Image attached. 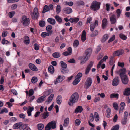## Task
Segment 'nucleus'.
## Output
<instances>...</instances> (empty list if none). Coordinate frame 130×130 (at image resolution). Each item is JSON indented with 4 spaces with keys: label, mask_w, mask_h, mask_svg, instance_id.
<instances>
[{
    "label": "nucleus",
    "mask_w": 130,
    "mask_h": 130,
    "mask_svg": "<svg viewBox=\"0 0 130 130\" xmlns=\"http://www.w3.org/2000/svg\"><path fill=\"white\" fill-rule=\"evenodd\" d=\"M119 128V126L117 125L113 126L111 130H118Z\"/></svg>",
    "instance_id": "nucleus-60"
},
{
    "label": "nucleus",
    "mask_w": 130,
    "mask_h": 130,
    "mask_svg": "<svg viewBox=\"0 0 130 130\" xmlns=\"http://www.w3.org/2000/svg\"><path fill=\"white\" fill-rule=\"evenodd\" d=\"M115 36L114 35H113L112 37H111L109 40L108 42V43H110L112 41H113L115 39Z\"/></svg>",
    "instance_id": "nucleus-62"
},
{
    "label": "nucleus",
    "mask_w": 130,
    "mask_h": 130,
    "mask_svg": "<svg viewBox=\"0 0 130 130\" xmlns=\"http://www.w3.org/2000/svg\"><path fill=\"white\" fill-rule=\"evenodd\" d=\"M109 37L108 35L107 34H105L103 36L102 41V42H104Z\"/></svg>",
    "instance_id": "nucleus-40"
},
{
    "label": "nucleus",
    "mask_w": 130,
    "mask_h": 130,
    "mask_svg": "<svg viewBox=\"0 0 130 130\" xmlns=\"http://www.w3.org/2000/svg\"><path fill=\"white\" fill-rule=\"evenodd\" d=\"M111 112V110L109 108H108L106 109V117L108 118L110 117Z\"/></svg>",
    "instance_id": "nucleus-37"
},
{
    "label": "nucleus",
    "mask_w": 130,
    "mask_h": 130,
    "mask_svg": "<svg viewBox=\"0 0 130 130\" xmlns=\"http://www.w3.org/2000/svg\"><path fill=\"white\" fill-rule=\"evenodd\" d=\"M84 4V2L81 1H79L76 2V4L77 5H83Z\"/></svg>",
    "instance_id": "nucleus-59"
},
{
    "label": "nucleus",
    "mask_w": 130,
    "mask_h": 130,
    "mask_svg": "<svg viewBox=\"0 0 130 130\" xmlns=\"http://www.w3.org/2000/svg\"><path fill=\"white\" fill-rule=\"evenodd\" d=\"M56 21L58 22L59 24H60L62 22V20L61 18L58 15L55 16V17Z\"/></svg>",
    "instance_id": "nucleus-35"
},
{
    "label": "nucleus",
    "mask_w": 130,
    "mask_h": 130,
    "mask_svg": "<svg viewBox=\"0 0 130 130\" xmlns=\"http://www.w3.org/2000/svg\"><path fill=\"white\" fill-rule=\"evenodd\" d=\"M124 53V51L122 50H120L115 51L113 53V55L114 56H117L122 55Z\"/></svg>",
    "instance_id": "nucleus-13"
},
{
    "label": "nucleus",
    "mask_w": 130,
    "mask_h": 130,
    "mask_svg": "<svg viewBox=\"0 0 130 130\" xmlns=\"http://www.w3.org/2000/svg\"><path fill=\"white\" fill-rule=\"evenodd\" d=\"M119 80L118 77L115 78L112 82V85L113 86H115L118 85L119 84Z\"/></svg>",
    "instance_id": "nucleus-12"
},
{
    "label": "nucleus",
    "mask_w": 130,
    "mask_h": 130,
    "mask_svg": "<svg viewBox=\"0 0 130 130\" xmlns=\"http://www.w3.org/2000/svg\"><path fill=\"white\" fill-rule=\"evenodd\" d=\"M92 83L91 78L89 77L87 78L85 83V87L86 89H88L91 85Z\"/></svg>",
    "instance_id": "nucleus-4"
},
{
    "label": "nucleus",
    "mask_w": 130,
    "mask_h": 130,
    "mask_svg": "<svg viewBox=\"0 0 130 130\" xmlns=\"http://www.w3.org/2000/svg\"><path fill=\"white\" fill-rule=\"evenodd\" d=\"M54 96V95L53 94H51L48 98L46 102H48V103H50L52 101L53 99Z\"/></svg>",
    "instance_id": "nucleus-38"
},
{
    "label": "nucleus",
    "mask_w": 130,
    "mask_h": 130,
    "mask_svg": "<svg viewBox=\"0 0 130 130\" xmlns=\"http://www.w3.org/2000/svg\"><path fill=\"white\" fill-rule=\"evenodd\" d=\"M65 3L66 4L70 6H72L73 4V2L72 1L68 2H65Z\"/></svg>",
    "instance_id": "nucleus-64"
},
{
    "label": "nucleus",
    "mask_w": 130,
    "mask_h": 130,
    "mask_svg": "<svg viewBox=\"0 0 130 130\" xmlns=\"http://www.w3.org/2000/svg\"><path fill=\"white\" fill-rule=\"evenodd\" d=\"M118 94H112L110 95V97L111 98H118Z\"/></svg>",
    "instance_id": "nucleus-52"
},
{
    "label": "nucleus",
    "mask_w": 130,
    "mask_h": 130,
    "mask_svg": "<svg viewBox=\"0 0 130 130\" xmlns=\"http://www.w3.org/2000/svg\"><path fill=\"white\" fill-rule=\"evenodd\" d=\"M79 20V19L78 18H70L69 19V21L72 23H76Z\"/></svg>",
    "instance_id": "nucleus-23"
},
{
    "label": "nucleus",
    "mask_w": 130,
    "mask_h": 130,
    "mask_svg": "<svg viewBox=\"0 0 130 130\" xmlns=\"http://www.w3.org/2000/svg\"><path fill=\"white\" fill-rule=\"evenodd\" d=\"M113 106L115 110H118V104L117 103H113Z\"/></svg>",
    "instance_id": "nucleus-56"
},
{
    "label": "nucleus",
    "mask_w": 130,
    "mask_h": 130,
    "mask_svg": "<svg viewBox=\"0 0 130 130\" xmlns=\"http://www.w3.org/2000/svg\"><path fill=\"white\" fill-rule=\"evenodd\" d=\"M19 129L21 130H24L28 126L27 124H24L21 122H20Z\"/></svg>",
    "instance_id": "nucleus-19"
},
{
    "label": "nucleus",
    "mask_w": 130,
    "mask_h": 130,
    "mask_svg": "<svg viewBox=\"0 0 130 130\" xmlns=\"http://www.w3.org/2000/svg\"><path fill=\"white\" fill-rule=\"evenodd\" d=\"M48 71L49 72L52 74L54 71V69L53 66L52 65L49 66L48 68Z\"/></svg>",
    "instance_id": "nucleus-32"
},
{
    "label": "nucleus",
    "mask_w": 130,
    "mask_h": 130,
    "mask_svg": "<svg viewBox=\"0 0 130 130\" xmlns=\"http://www.w3.org/2000/svg\"><path fill=\"white\" fill-rule=\"evenodd\" d=\"M69 119L68 117H67L65 119L63 124L64 127H66L68 125L69 123Z\"/></svg>",
    "instance_id": "nucleus-27"
},
{
    "label": "nucleus",
    "mask_w": 130,
    "mask_h": 130,
    "mask_svg": "<svg viewBox=\"0 0 130 130\" xmlns=\"http://www.w3.org/2000/svg\"><path fill=\"white\" fill-rule=\"evenodd\" d=\"M110 20L112 24L115 23L116 22V17L114 14L112 15L110 17Z\"/></svg>",
    "instance_id": "nucleus-20"
},
{
    "label": "nucleus",
    "mask_w": 130,
    "mask_h": 130,
    "mask_svg": "<svg viewBox=\"0 0 130 130\" xmlns=\"http://www.w3.org/2000/svg\"><path fill=\"white\" fill-rule=\"evenodd\" d=\"M50 11L49 7L47 5H45L42 11V13H44L48 11Z\"/></svg>",
    "instance_id": "nucleus-36"
},
{
    "label": "nucleus",
    "mask_w": 130,
    "mask_h": 130,
    "mask_svg": "<svg viewBox=\"0 0 130 130\" xmlns=\"http://www.w3.org/2000/svg\"><path fill=\"white\" fill-rule=\"evenodd\" d=\"M57 103L58 104H60L62 102V97L60 95H58L56 98Z\"/></svg>",
    "instance_id": "nucleus-30"
},
{
    "label": "nucleus",
    "mask_w": 130,
    "mask_h": 130,
    "mask_svg": "<svg viewBox=\"0 0 130 130\" xmlns=\"http://www.w3.org/2000/svg\"><path fill=\"white\" fill-rule=\"evenodd\" d=\"M122 11V9H118L116 10V13L117 14V18H119Z\"/></svg>",
    "instance_id": "nucleus-33"
},
{
    "label": "nucleus",
    "mask_w": 130,
    "mask_h": 130,
    "mask_svg": "<svg viewBox=\"0 0 130 130\" xmlns=\"http://www.w3.org/2000/svg\"><path fill=\"white\" fill-rule=\"evenodd\" d=\"M124 95H125L128 96L130 95V88H126L124 92Z\"/></svg>",
    "instance_id": "nucleus-26"
},
{
    "label": "nucleus",
    "mask_w": 130,
    "mask_h": 130,
    "mask_svg": "<svg viewBox=\"0 0 130 130\" xmlns=\"http://www.w3.org/2000/svg\"><path fill=\"white\" fill-rule=\"evenodd\" d=\"M47 21L48 23L52 25H54L56 23V21L53 18H49L47 19Z\"/></svg>",
    "instance_id": "nucleus-25"
},
{
    "label": "nucleus",
    "mask_w": 130,
    "mask_h": 130,
    "mask_svg": "<svg viewBox=\"0 0 130 130\" xmlns=\"http://www.w3.org/2000/svg\"><path fill=\"white\" fill-rule=\"evenodd\" d=\"M122 83L124 84H127L129 81V80L127 75L120 77Z\"/></svg>",
    "instance_id": "nucleus-11"
},
{
    "label": "nucleus",
    "mask_w": 130,
    "mask_h": 130,
    "mask_svg": "<svg viewBox=\"0 0 130 130\" xmlns=\"http://www.w3.org/2000/svg\"><path fill=\"white\" fill-rule=\"evenodd\" d=\"M63 11L65 13L69 14L71 13L72 10L71 8L69 7H66L63 9Z\"/></svg>",
    "instance_id": "nucleus-16"
},
{
    "label": "nucleus",
    "mask_w": 130,
    "mask_h": 130,
    "mask_svg": "<svg viewBox=\"0 0 130 130\" xmlns=\"http://www.w3.org/2000/svg\"><path fill=\"white\" fill-rule=\"evenodd\" d=\"M100 3L96 1L93 2L91 6V8L94 11L98 10L100 7Z\"/></svg>",
    "instance_id": "nucleus-2"
},
{
    "label": "nucleus",
    "mask_w": 130,
    "mask_h": 130,
    "mask_svg": "<svg viewBox=\"0 0 130 130\" xmlns=\"http://www.w3.org/2000/svg\"><path fill=\"white\" fill-rule=\"evenodd\" d=\"M34 48L36 50H37L39 48V46L37 44L35 43L34 45Z\"/></svg>",
    "instance_id": "nucleus-53"
},
{
    "label": "nucleus",
    "mask_w": 130,
    "mask_h": 130,
    "mask_svg": "<svg viewBox=\"0 0 130 130\" xmlns=\"http://www.w3.org/2000/svg\"><path fill=\"white\" fill-rule=\"evenodd\" d=\"M24 42L26 44H28L30 42V40L29 37L27 36H25L24 37Z\"/></svg>",
    "instance_id": "nucleus-34"
},
{
    "label": "nucleus",
    "mask_w": 130,
    "mask_h": 130,
    "mask_svg": "<svg viewBox=\"0 0 130 130\" xmlns=\"http://www.w3.org/2000/svg\"><path fill=\"white\" fill-rule=\"evenodd\" d=\"M46 96L43 95L38 98L36 100L37 102L38 103H42L46 99Z\"/></svg>",
    "instance_id": "nucleus-14"
},
{
    "label": "nucleus",
    "mask_w": 130,
    "mask_h": 130,
    "mask_svg": "<svg viewBox=\"0 0 130 130\" xmlns=\"http://www.w3.org/2000/svg\"><path fill=\"white\" fill-rule=\"evenodd\" d=\"M29 68L32 70L37 71H38V69L36 66L33 64L30 63L29 64Z\"/></svg>",
    "instance_id": "nucleus-18"
},
{
    "label": "nucleus",
    "mask_w": 130,
    "mask_h": 130,
    "mask_svg": "<svg viewBox=\"0 0 130 130\" xmlns=\"http://www.w3.org/2000/svg\"><path fill=\"white\" fill-rule=\"evenodd\" d=\"M126 72V70L125 68H123L119 70L118 72V73L119 74L120 77L127 75L125 74Z\"/></svg>",
    "instance_id": "nucleus-9"
},
{
    "label": "nucleus",
    "mask_w": 130,
    "mask_h": 130,
    "mask_svg": "<svg viewBox=\"0 0 130 130\" xmlns=\"http://www.w3.org/2000/svg\"><path fill=\"white\" fill-rule=\"evenodd\" d=\"M95 119V121L97 122L99 121V116L96 112H95L94 113Z\"/></svg>",
    "instance_id": "nucleus-48"
},
{
    "label": "nucleus",
    "mask_w": 130,
    "mask_h": 130,
    "mask_svg": "<svg viewBox=\"0 0 130 130\" xmlns=\"http://www.w3.org/2000/svg\"><path fill=\"white\" fill-rule=\"evenodd\" d=\"M86 39V33L85 30H83L81 35V40L83 42Z\"/></svg>",
    "instance_id": "nucleus-22"
},
{
    "label": "nucleus",
    "mask_w": 130,
    "mask_h": 130,
    "mask_svg": "<svg viewBox=\"0 0 130 130\" xmlns=\"http://www.w3.org/2000/svg\"><path fill=\"white\" fill-rule=\"evenodd\" d=\"M33 15L34 18L35 19L37 18L39 16V13L38 8L35 7L34 9Z\"/></svg>",
    "instance_id": "nucleus-15"
},
{
    "label": "nucleus",
    "mask_w": 130,
    "mask_h": 130,
    "mask_svg": "<svg viewBox=\"0 0 130 130\" xmlns=\"http://www.w3.org/2000/svg\"><path fill=\"white\" fill-rule=\"evenodd\" d=\"M80 78H75V79L72 82L73 84L74 85H77L80 81Z\"/></svg>",
    "instance_id": "nucleus-31"
},
{
    "label": "nucleus",
    "mask_w": 130,
    "mask_h": 130,
    "mask_svg": "<svg viewBox=\"0 0 130 130\" xmlns=\"http://www.w3.org/2000/svg\"><path fill=\"white\" fill-rule=\"evenodd\" d=\"M83 109L81 106H78L75 110L74 112L76 113H81Z\"/></svg>",
    "instance_id": "nucleus-21"
},
{
    "label": "nucleus",
    "mask_w": 130,
    "mask_h": 130,
    "mask_svg": "<svg viewBox=\"0 0 130 130\" xmlns=\"http://www.w3.org/2000/svg\"><path fill=\"white\" fill-rule=\"evenodd\" d=\"M93 62H91L87 65L85 70V74L87 75L89 73L93 65Z\"/></svg>",
    "instance_id": "nucleus-7"
},
{
    "label": "nucleus",
    "mask_w": 130,
    "mask_h": 130,
    "mask_svg": "<svg viewBox=\"0 0 130 130\" xmlns=\"http://www.w3.org/2000/svg\"><path fill=\"white\" fill-rule=\"evenodd\" d=\"M61 8L60 5H58L57 6L56 8V12L57 14L59 13L61 11Z\"/></svg>",
    "instance_id": "nucleus-45"
},
{
    "label": "nucleus",
    "mask_w": 130,
    "mask_h": 130,
    "mask_svg": "<svg viewBox=\"0 0 130 130\" xmlns=\"http://www.w3.org/2000/svg\"><path fill=\"white\" fill-rule=\"evenodd\" d=\"M125 103L123 102H122L120 105V109L119 110V113H121L123 112V110L124 108Z\"/></svg>",
    "instance_id": "nucleus-17"
},
{
    "label": "nucleus",
    "mask_w": 130,
    "mask_h": 130,
    "mask_svg": "<svg viewBox=\"0 0 130 130\" xmlns=\"http://www.w3.org/2000/svg\"><path fill=\"white\" fill-rule=\"evenodd\" d=\"M56 122L55 121H52L49 123L46 126L45 130H50L52 128L54 129L56 128Z\"/></svg>",
    "instance_id": "nucleus-3"
},
{
    "label": "nucleus",
    "mask_w": 130,
    "mask_h": 130,
    "mask_svg": "<svg viewBox=\"0 0 130 130\" xmlns=\"http://www.w3.org/2000/svg\"><path fill=\"white\" fill-rule=\"evenodd\" d=\"M94 120V116L92 113H91L89 116V119L88 121L93 122Z\"/></svg>",
    "instance_id": "nucleus-49"
},
{
    "label": "nucleus",
    "mask_w": 130,
    "mask_h": 130,
    "mask_svg": "<svg viewBox=\"0 0 130 130\" xmlns=\"http://www.w3.org/2000/svg\"><path fill=\"white\" fill-rule=\"evenodd\" d=\"M50 35V33L45 32H42L41 34V36L43 37H45L46 36H49Z\"/></svg>",
    "instance_id": "nucleus-47"
},
{
    "label": "nucleus",
    "mask_w": 130,
    "mask_h": 130,
    "mask_svg": "<svg viewBox=\"0 0 130 130\" xmlns=\"http://www.w3.org/2000/svg\"><path fill=\"white\" fill-rule=\"evenodd\" d=\"M60 63L61 64V66L63 68H67V64L63 61H61Z\"/></svg>",
    "instance_id": "nucleus-55"
},
{
    "label": "nucleus",
    "mask_w": 130,
    "mask_h": 130,
    "mask_svg": "<svg viewBox=\"0 0 130 130\" xmlns=\"http://www.w3.org/2000/svg\"><path fill=\"white\" fill-rule=\"evenodd\" d=\"M92 52L91 48H89L86 51V56L89 58Z\"/></svg>",
    "instance_id": "nucleus-28"
},
{
    "label": "nucleus",
    "mask_w": 130,
    "mask_h": 130,
    "mask_svg": "<svg viewBox=\"0 0 130 130\" xmlns=\"http://www.w3.org/2000/svg\"><path fill=\"white\" fill-rule=\"evenodd\" d=\"M8 34V32L7 31H4L2 34V36L3 37H5Z\"/></svg>",
    "instance_id": "nucleus-61"
},
{
    "label": "nucleus",
    "mask_w": 130,
    "mask_h": 130,
    "mask_svg": "<svg viewBox=\"0 0 130 130\" xmlns=\"http://www.w3.org/2000/svg\"><path fill=\"white\" fill-rule=\"evenodd\" d=\"M37 127L39 130H42L44 127V126L43 124L40 123L38 124Z\"/></svg>",
    "instance_id": "nucleus-43"
},
{
    "label": "nucleus",
    "mask_w": 130,
    "mask_h": 130,
    "mask_svg": "<svg viewBox=\"0 0 130 130\" xmlns=\"http://www.w3.org/2000/svg\"><path fill=\"white\" fill-rule=\"evenodd\" d=\"M120 37L124 40H126L127 38V37L123 34L121 33L119 34Z\"/></svg>",
    "instance_id": "nucleus-46"
},
{
    "label": "nucleus",
    "mask_w": 130,
    "mask_h": 130,
    "mask_svg": "<svg viewBox=\"0 0 130 130\" xmlns=\"http://www.w3.org/2000/svg\"><path fill=\"white\" fill-rule=\"evenodd\" d=\"M37 81V79L36 77H32V79H31V82L33 83H35Z\"/></svg>",
    "instance_id": "nucleus-57"
},
{
    "label": "nucleus",
    "mask_w": 130,
    "mask_h": 130,
    "mask_svg": "<svg viewBox=\"0 0 130 130\" xmlns=\"http://www.w3.org/2000/svg\"><path fill=\"white\" fill-rule=\"evenodd\" d=\"M15 12L14 11L9 12L8 13V15L10 18H12L14 15Z\"/></svg>",
    "instance_id": "nucleus-50"
},
{
    "label": "nucleus",
    "mask_w": 130,
    "mask_h": 130,
    "mask_svg": "<svg viewBox=\"0 0 130 130\" xmlns=\"http://www.w3.org/2000/svg\"><path fill=\"white\" fill-rule=\"evenodd\" d=\"M79 44V42L77 40H75L73 43V46L74 48L77 47Z\"/></svg>",
    "instance_id": "nucleus-42"
},
{
    "label": "nucleus",
    "mask_w": 130,
    "mask_h": 130,
    "mask_svg": "<svg viewBox=\"0 0 130 130\" xmlns=\"http://www.w3.org/2000/svg\"><path fill=\"white\" fill-rule=\"evenodd\" d=\"M60 56V55L59 53L56 52L52 54L53 56L55 58H58Z\"/></svg>",
    "instance_id": "nucleus-41"
},
{
    "label": "nucleus",
    "mask_w": 130,
    "mask_h": 130,
    "mask_svg": "<svg viewBox=\"0 0 130 130\" xmlns=\"http://www.w3.org/2000/svg\"><path fill=\"white\" fill-rule=\"evenodd\" d=\"M65 77L62 75H59L57 78L56 80H55L53 82H54L55 84L56 85L58 83L62 82L65 79Z\"/></svg>",
    "instance_id": "nucleus-8"
},
{
    "label": "nucleus",
    "mask_w": 130,
    "mask_h": 130,
    "mask_svg": "<svg viewBox=\"0 0 130 130\" xmlns=\"http://www.w3.org/2000/svg\"><path fill=\"white\" fill-rule=\"evenodd\" d=\"M34 109L33 107H31L29 106L28 107V109L27 110V113L28 114V116H30L31 115V113Z\"/></svg>",
    "instance_id": "nucleus-24"
},
{
    "label": "nucleus",
    "mask_w": 130,
    "mask_h": 130,
    "mask_svg": "<svg viewBox=\"0 0 130 130\" xmlns=\"http://www.w3.org/2000/svg\"><path fill=\"white\" fill-rule=\"evenodd\" d=\"M34 91L33 89L29 90V96L30 97L32 95L34 94Z\"/></svg>",
    "instance_id": "nucleus-63"
},
{
    "label": "nucleus",
    "mask_w": 130,
    "mask_h": 130,
    "mask_svg": "<svg viewBox=\"0 0 130 130\" xmlns=\"http://www.w3.org/2000/svg\"><path fill=\"white\" fill-rule=\"evenodd\" d=\"M98 25V21L97 20H96L95 22L93 24L91 23L90 26V30L93 31L94 30V28Z\"/></svg>",
    "instance_id": "nucleus-10"
},
{
    "label": "nucleus",
    "mask_w": 130,
    "mask_h": 130,
    "mask_svg": "<svg viewBox=\"0 0 130 130\" xmlns=\"http://www.w3.org/2000/svg\"><path fill=\"white\" fill-rule=\"evenodd\" d=\"M98 31L97 30H96L91 34V36L92 37L95 36L98 34Z\"/></svg>",
    "instance_id": "nucleus-58"
},
{
    "label": "nucleus",
    "mask_w": 130,
    "mask_h": 130,
    "mask_svg": "<svg viewBox=\"0 0 130 130\" xmlns=\"http://www.w3.org/2000/svg\"><path fill=\"white\" fill-rule=\"evenodd\" d=\"M39 25L41 27H43L45 25V23L44 21H41L39 22Z\"/></svg>",
    "instance_id": "nucleus-51"
},
{
    "label": "nucleus",
    "mask_w": 130,
    "mask_h": 130,
    "mask_svg": "<svg viewBox=\"0 0 130 130\" xmlns=\"http://www.w3.org/2000/svg\"><path fill=\"white\" fill-rule=\"evenodd\" d=\"M89 58V57L86 56H83L79 57L78 58V59L81 60L80 64L83 65L85 63Z\"/></svg>",
    "instance_id": "nucleus-6"
},
{
    "label": "nucleus",
    "mask_w": 130,
    "mask_h": 130,
    "mask_svg": "<svg viewBox=\"0 0 130 130\" xmlns=\"http://www.w3.org/2000/svg\"><path fill=\"white\" fill-rule=\"evenodd\" d=\"M20 123V122H19L14 124L13 126V128L15 129H19Z\"/></svg>",
    "instance_id": "nucleus-39"
},
{
    "label": "nucleus",
    "mask_w": 130,
    "mask_h": 130,
    "mask_svg": "<svg viewBox=\"0 0 130 130\" xmlns=\"http://www.w3.org/2000/svg\"><path fill=\"white\" fill-rule=\"evenodd\" d=\"M30 20L29 18L25 16H24L22 17L21 22L23 25L25 26H27L29 23Z\"/></svg>",
    "instance_id": "nucleus-5"
},
{
    "label": "nucleus",
    "mask_w": 130,
    "mask_h": 130,
    "mask_svg": "<svg viewBox=\"0 0 130 130\" xmlns=\"http://www.w3.org/2000/svg\"><path fill=\"white\" fill-rule=\"evenodd\" d=\"M49 115V113L47 111L44 112L43 115V119H45L47 118Z\"/></svg>",
    "instance_id": "nucleus-44"
},
{
    "label": "nucleus",
    "mask_w": 130,
    "mask_h": 130,
    "mask_svg": "<svg viewBox=\"0 0 130 130\" xmlns=\"http://www.w3.org/2000/svg\"><path fill=\"white\" fill-rule=\"evenodd\" d=\"M79 98L78 93L75 92L70 97L68 101V103L70 106H72L73 104L77 102Z\"/></svg>",
    "instance_id": "nucleus-1"
},
{
    "label": "nucleus",
    "mask_w": 130,
    "mask_h": 130,
    "mask_svg": "<svg viewBox=\"0 0 130 130\" xmlns=\"http://www.w3.org/2000/svg\"><path fill=\"white\" fill-rule=\"evenodd\" d=\"M61 71L63 73H66L68 72L69 71L66 68L61 69Z\"/></svg>",
    "instance_id": "nucleus-54"
},
{
    "label": "nucleus",
    "mask_w": 130,
    "mask_h": 130,
    "mask_svg": "<svg viewBox=\"0 0 130 130\" xmlns=\"http://www.w3.org/2000/svg\"><path fill=\"white\" fill-rule=\"evenodd\" d=\"M102 28L103 29H104L106 27L107 23V19L105 18L103 19L102 21Z\"/></svg>",
    "instance_id": "nucleus-29"
}]
</instances>
